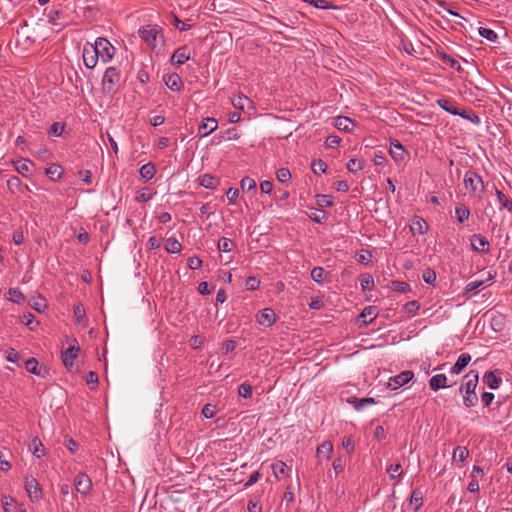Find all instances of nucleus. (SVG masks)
Wrapping results in <instances>:
<instances>
[{"instance_id": "nucleus-45", "label": "nucleus", "mask_w": 512, "mask_h": 512, "mask_svg": "<svg viewBox=\"0 0 512 512\" xmlns=\"http://www.w3.org/2000/svg\"><path fill=\"white\" fill-rule=\"evenodd\" d=\"M479 35L491 42H496L498 39L497 33L490 28L480 27Z\"/></svg>"}, {"instance_id": "nucleus-34", "label": "nucleus", "mask_w": 512, "mask_h": 512, "mask_svg": "<svg viewBox=\"0 0 512 512\" xmlns=\"http://www.w3.org/2000/svg\"><path fill=\"white\" fill-rule=\"evenodd\" d=\"M410 504L414 505V510H419L423 505V493L419 489L413 490L410 497Z\"/></svg>"}, {"instance_id": "nucleus-29", "label": "nucleus", "mask_w": 512, "mask_h": 512, "mask_svg": "<svg viewBox=\"0 0 512 512\" xmlns=\"http://www.w3.org/2000/svg\"><path fill=\"white\" fill-rule=\"evenodd\" d=\"M63 173L62 167L58 164H51L46 168L45 174L52 181H57L61 178Z\"/></svg>"}, {"instance_id": "nucleus-38", "label": "nucleus", "mask_w": 512, "mask_h": 512, "mask_svg": "<svg viewBox=\"0 0 512 512\" xmlns=\"http://www.w3.org/2000/svg\"><path fill=\"white\" fill-rule=\"evenodd\" d=\"M386 472L391 479L401 478L403 475V469L400 463L389 465Z\"/></svg>"}, {"instance_id": "nucleus-20", "label": "nucleus", "mask_w": 512, "mask_h": 512, "mask_svg": "<svg viewBox=\"0 0 512 512\" xmlns=\"http://www.w3.org/2000/svg\"><path fill=\"white\" fill-rule=\"evenodd\" d=\"M428 228H429V226L423 218H421L419 216H415L412 219L410 229L413 234L424 235L425 233H427Z\"/></svg>"}, {"instance_id": "nucleus-2", "label": "nucleus", "mask_w": 512, "mask_h": 512, "mask_svg": "<svg viewBox=\"0 0 512 512\" xmlns=\"http://www.w3.org/2000/svg\"><path fill=\"white\" fill-rule=\"evenodd\" d=\"M463 184L469 195L474 198L482 199L485 191V184L482 177L474 170H468L464 174Z\"/></svg>"}, {"instance_id": "nucleus-18", "label": "nucleus", "mask_w": 512, "mask_h": 512, "mask_svg": "<svg viewBox=\"0 0 512 512\" xmlns=\"http://www.w3.org/2000/svg\"><path fill=\"white\" fill-rule=\"evenodd\" d=\"M165 85L172 91H180L183 87L181 77L177 73L164 76Z\"/></svg>"}, {"instance_id": "nucleus-14", "label": "nucleus", "mask_w": 512, "mask_h": 512, "mask_svg": "<svg viewBox=\"0 0 512 512\" xmlns=\"http://www.w3.org/2000/svg\"><path fill=\"white\" fill-rule=\"evenodd\" d=\"M390 155L392 158L399 162L403 161L407 156V151L404 149L403 145L396 139L390 141Z\"/></svg>"}, {"instance_id": "nucleus-3", "label": "nucleus", "mask_w": 512, "mask_h": 512, "mask_svg": "<svg viewBox=\"0 0 512 512\" xmlns=\"http://www.w3.org/2000/svg\"><path fill=\"white\" fill-rule=\"evenodd\" d=\"M121 83V74L118 68L114 66L108 67L102 78V90L104 94L113 96L115 95Z\"/></svg>"}, {"instance_id": "nucleus-62", "label": "nucleus", "mask_w": 512, "mask_h": 512, "mask_svg": "<svg viewBox=\"0 0 512 512\" xmlns=\"http://www.w3.org/2000/svg\"><path fill=\"white\" fill-rule=\"evenodd\" d=\"M153 197V194L148 189L144 188L136 197L139 202H148Z\"/></svg>"}, {"instance_id": "nucleus-6", "label": "nucleus", "mask_w": 512, "mask_h": 512, "mask_svg": "<svg viewBox=\"0 0 512 512\" xmlns=\"http://www.w3.org/2000/svg\"><path fill=\"white\" fill-rule=\"evenodd\" d=\"M438 105L446 112L452 115H458L464 119L471 120L469 113L465 110L460 111L456 103L449 98H440L437 100Z\"/></svg>"}, {"instance_id": "nucleus-39", "label": "nucleus", "mask_w": 512, "mask_h": 512, "mask_svg": "<svg viewBox=\"0 0 512 512\" xmlns=\"http://www.w3.org/2000/svg\"><path fill=\"white\" fill-rule=\"evenodd\" d=\"M217 247L219 251L227 253L235 248V243L229 238L222 237L219 239Z\"/></svg>"}, {"instance_id": "nucleus-36", "label": "nucleus", "mask_w": 512, "mask_h": 512, "mask_svg": "<svg viewBox=\"0 0 512 512\" xmlns=\"http://www.w3.org/2000/svg\"><path fill=\"white\" fill-rule=\"evenodd\" d=\"M25 368L28 372L32 374L43 376L41 368H39L38 361L35 358L27 359L25 361Z\"/></svg>"}, {"instance_id": "nucleus-58", "label": "nucleus", "mask_w": 512, "mask_h": 512, "mask_svg": "<svg viewBox=\"0 0 512 512\" xmlns=\"http://www.w3.org/2000/svg\"><path fill=\"white\" fill-rule=\"evenodd\" d=\"M423 281L427 284H433L436 281V273L434 270L428 268L423 272Z\"/></svg>"}, {"instance_id": "nucleus-19", "label": "nucleus", "mask_w": 512, "mask_h": 512, "mask_svg": "<svg viewBox=\"0 0 512 512\" xmlns=\"http://www.w3.org/2000/svg\"><path fill=\"white\" fill-rule=\"evenodd\" d=\"M333 124L338 130L344 131V132H350L355 127L354 121L351 120L350 118L344 117V116L335 117Z\"/></svg>"}, {"instance_id": "nucleus-52", "label": "nucleus", "mask_w": 512, "mask_h": 512, "mask_svg": "<svg viewBox=\"0 0 512 512\" xmlns=\"http://www.w3.org/2000/svg\"><path fill=\"white\" fill-rule=\"evenodd\" d=\"M238 394L240 397H243L245 399L252 397V386L248 383H242L238 387Z\"/></svg>"}, {"instance_id": "nucleus-40", "label": "nucleus", "mask_w": 512, "mask_h": 512, "mask_svg": "<svg viewBox=\"0 0 512 512\" xmlns=\"http://www.w3.org/2000/svg\"><path fill=\"white\" fill-rule=\"evenodd\" d=\"M302 2L308 3L315 8L328 10L335 8V6L327 0H301Z\"/></svg>"}, {"instance_id": "nucleus-41", "label": "nucleus", "mask_w": 512, "mask_h": 512, "mask_svg": "<svg viewBox=\"0 0 512 512\" xmlns=\"http://www.w3.org/2000/svg\"><path fill=\"white\" fill-rule=\"evenodd\" d=\"M353 406L356 410H361L363 409L365 406L367 405H372V404H375L376 401L374 398L372 397H367V398H355L353 401Z\"/></svg>"}, {"instance_id": "nucleus-35", "label": "nucleus", "mask_w": 512, "mask_h": 512, "mask_svg": "<svg viewBox=\"0 0 512 512\" xmlns=\"http://www.w3.org/2000/svg\"><path fill=\"white\" fill-rule=\"evenodd\" d=\"M496 196L498 202L503 209H507L509 212H512V200L509 199L502 191L496 188Z\"/></svg>"}, {"instance_id": "nucleus-33", "label": "nucleus", "mask_w": 512, "mask_h": 512, "mask_svg": "<svg viewBox=\"0 0 512 512\" xmlns=\"http://www.w3.org/2000/svg\"><path fill=\"white\" fill-rule=\"evenodd\" d=\"M165 249L168 253L176 254L182 249L181 243L174 237H170L166 240Z\"/></svg>"}, {"instance_id": "nucleus-43", "label": "nucleus", "mask_w": 512, "mask_h": 512, "mask_svg": "<svg viewBox=\"0 0 512 512\" xmlns=\"http://www.w3.org/2000/svg\"><path fill=\"white\" fill-rule=\"evenodd\" d=\"M440 59L442 60L443 63L449 65L451 68H455L457 69L458 71L461 70V66L459 64V62L454 59L452 56L446 54V53H438Z\"/></svg>"}, {"instance_id": "nucleus-49", "label": "nucleus", "mask_w": 512, "mask_h": 512, "mask_svg": "<svg viewBox=\"0 0 512 512\" xmlns=\"http://www.w3.org/2000/svg\"><path fill=\"white\" fill-rule=\"evenodd\" d=\"M276 178L281 183H288L291 179V173L289 169L282 167L276 171Z\"/></svg>"}, {"instance_id": "nucleus-55", "label": "nucleus", "mask_w": 512, "mask_h": 512, "mask_svg": "<svg viewBox=\"0 0 512 512\" xmlns=\"http://www.w3.org/2000/svg\"><path fill=\"white\" fill-rule=\"evenodd\" d=\"M21 180L17 176H12L7 180V187L12 193H16V191L20 188Z\"/></svg>"}, {"instance_id": "nucleus-12", "label": "nucleus", "mask_w": 512, "mask_h": 512, "mask_svg": "<svg viewBox=\"0 0 512 512\" xmlns=\"http://www.w3.org/2000/svg\"><path fill=\"white\" fill-rule=\"evenodd\" d=\"M256 321L264 327H271L276 322V314L271 308H264L256 316Z\"/></svg>"}, {"instance_id": "nucleus-25", "label": "nucleus", "mask_w": 512, "mask_h": 512, "mask_svg": "<svg viewBox=\"0 0 512 512\" xmlns=\"http://www.w3.org/2000/svg\"><path fill=\"white\" fill-rule=\"evenodd\" d=\"M16 171L24 177L31 174L33 163L28 159H22L14 163Z\"/></svg>"}, {"instance_id": "nucleus-8", "label": "nucleus", "mask_w": 512, "mask_h": 512, "mask_svg": "<svg viewBox=\"0 0 512 512\" xmlns=\"http://www.w3.org/2000/svg\"><path fill=\"white\" fill-rule=\"evenodd\" d=\"M74 485L76 491L83 496H87L92 489L91 478L84 473L76 475V477L74 478Z\"/></svg>"}, {"instance_id": "nucleus-30", "label": "nucleus", "mask_w": 512, "mask_h": 512, "mask_svg": "<svg viewBox=\"0 0 512 512\" xmlns=\"http://www.w3.org/2000/svg\"><path fill=\"white\" fill-rule=\"evenodd\" d=\"M469 457V450L465 446H457L453 452V461L463 463Z\"/></svg>"}, {"instance_id": "nucleus-26", "label": "nucleus", "mask_w": 512, "mask_h": 512, "mask_svg": "<svg viewBox=\"0 0 512 512\" xmlns=\"http://www.w3.org/2000/svg\"><path fill=\"white\" fill-rule=\"evenodd\" d=\"M139 173L142 179L149 181L155 176L156 167L152 162H148L141 166Z\"/></svg>"}, {"instance_id": "nucleus-5", "label": "nucleus", "mask_w": 512, "mask_h": 512, "mask_svg": "<svg viewBox=\"0 0 512 512\" xmlns=\"http://www.w3.org/2000/svg\"><path fill=\"white\" fill-rule=\"evenodd\" d=\"M25 490L32 502H39L42 499V488L33 476H27L25 478Z\"/></svg>"}, {"instance_id": "nucleus-50", "label": "nucleus", "mask_w": 512, "mask_h": 512, "mask_svg": "<svg viewBox=\"0 0 512 512\" xmlns=\"http://www.w3.org/2000/svg\"><path fill=\"white\" fill-rule=\"evenodd\" d=\"M361 287L364 291H370L374 287V280L370 274H365L362 276L360 281Z\"/></svg>"}, {"instance_id": "nucleus-22", "label": "nucleus", "mask_w": 512, "mask_h": 512, "mask_svg": "<svg viewBox=\"0 0 512 512\" xmlns=\"http://www.w3.org/2000/svg\"><path fill=\"white\" fill-rule=\"evenodd\" d=\"M483 382L490 389H497V388H499L500 384L502 383V378L496 374V371H489L484 374Z\"/></svg>"}, {"instance_id": "nucleus-32", "label": "nucleus", "mask_w": 512, "mask_h": 512, "mask_svg": "<svg viewBox=\"0 0 512 512\" xmlns=\"http://www.w3.org/2000/svg\"><path fill=\"white\" fill-rule=\"evenodd\" d=\"M328 272L324 270V268L317 266L314 267L311 271V278L318 284H323L326 281V277Z\"/></svg>"}, {"instance_id": "nucleus-31", "label": "nucleus", "mask_w": 512, "mask_h": 512, "mask_svg": "<svg viewBox=\"0 0 512 512\" xmlns=\"http://www.w3.org/2000/svg\"><path fill=\"white\" fill-rule=\"evenodd\" d=\"M317 456L320 458L330 459L333 452V445L331 442H323L317 447Z\"/></svg>"}, {"instance_id": "nucleus-11", "label": "nucleus", "mask_w": 512, "mask_h": 512, "mask_svg": "<svg viewBox=\"0 0 512 512\" xmlns=\"http://www.w3.org/2000/svg\"><path fill=\"white\" fill-rule=\"evenodd\" d=\"M471 248L473 251L487 254L490 251V243L486 237L481 234H474L470 238Z\"/></svg>"}, {"instance_id": "nucleus-44", "label": "nucleus", "mask_w": 512, "mask_h": 512, "mask_svg": "<svg viewBox=\"0 0 512 512\" xmlns=\"http://www.w3.org/2000/svg\"><path fill=\"white\" fill-rule=\"evenodd\" d=\"M311 169L314 174L320 175L326 172L327 165L322 159H316L312 161Z\"/></svg>"}, {"instance_id": "nucleus-42", "label": "nucleus", "mask_w": 512, "mask_h": 512, "mask_svg": "<svg viewBox=\"0 0 512 512\" xmlns=\"http://www.w3.org/2000/svg\"><path fill=\"white\" fill-rule=\"evenodd\" d=\"M65 129V123L62 122H54L48 129V135L59 137L62 135Z\"/></svg>"}, {"instance_id": "nucleus-46", "label": "nucleus", "mask_w": 512, "mask_h": 512, "mask_svg": "<svg viewBox=\"0 0 512 512\" xmlns=\"http://www.w3.org/2000/svg\"><path fill=\"white\" fill-rule=\"evenodd\" d=\"M287 469V465L283 461H276L272 464V472L274 476L279 479L280 475H284Z\"/></svg>"}, {"instance_id": "nucleus-51", "label": "nucleus", "mask_w": 512, "mask_h": 512, "mask_svg": "<svg viewBox=\"0 0 512 512\" xmlns=\"http://www.w3.org/2000/svg\"><path fill=\"white\" fill-rule=\"evenodd\" d=\"M73 314L78 323H82L86 318V312L82 304H77L73 307Z\"/></svg>"}, {"instance_id": "nucleus-53", "label": "nucleus", "mask_w": 512, "mask_h": 512, "mask_svg": "<svg viewBox=\"0 0 512 512\" xmlns=\"http://www.w3.org/2000/svg\"><path fill=\"white\" fill-rule=\"evenodd\" d=\"M363 163L362 161L358 160V159H355V158H352L348 161L347 163V169L352 172V173H356L360 170L363 169Z\"/></svg>"}, {"instance_id": "nucleus-23", "label": "nucleus", "mask_w": 512, "mask_h": 512, "mask_svg": "<svg viewBox=\"0 0 512 512\" xmlns=\"http://www.w3.org/2000/svg\"><path fill=\"white\" fill-rule=\"evenodd\" d=\"M198 183L206 189L215 190L219 184V180L211 174H202L198 177Z\"/></svg>"}, {"instance_id": "nucleus-13", "label": "nucleus", "mask_w": 512, "mask_h": 512, "mask_svg": "<svg viewBox=\"0 0 512 512\" xmlns=\"http://www.w3.org/2000/svg\"><path fill=\"white\" fill-rule=\"evenodd\" d=\"M190 59V51L187 46H181L171 56V63L176 66L184 64Z\"/></svg>"}, {"instance_id": "nucleus-28", "label": "nucleus", "mask_w": 512, "mask_h": 512, "mask_svg": "<svg viewBox=\"0 0 512 512\" xmlns=\"http://www.w3.org/2000/svg\"><path fill=\"white\" fill-rule=\"evenodd\" d=\"M232 105L234 106V108L238 109V110H244L246 107H249L252 105V101L242 95V94H239V95H236L232 98Z\"/></svg>"}, {"instance_id": "nucleus-17", "label": "nucleus", "mask_w": 512, "mask_h": 512, "mask_svg": "<svg viewBox=\"0 0 512 512\" xmlns=\"http://www.w3.org/2000/svg\"><path fill=\"white\" fill-rule=\"evenodd\" d=\"M453 384L447 383V377L444 374H436L429 380L430 389L438 391L439 389L451 387Z\"/></svg>"}, {"instance_id": "nucleus-57", "label": "nucleus", "mask_w": 512, "mask_h": 512, "mask_svg": "<svg viewBox=\"0 0 512 512\" xmlns=\"http://www.w3.org/2000/svg\"><path fill=\"white\" fill-rule=\"evenodd\" d=\"M8 294L10 299L15 303H20L24 300V295L19 289L10 288Z\"/></svg>"}, {"instance_id": "nucleus-64", "label": "nucleus", "mask_w": 512, "mask_h": 512, "mask_svg": "<svg viewBox=\"0 0 512 512\" xmlns=\"http://www.w3.org/2000/svg\"><path fill=\"white\" fill-rule=\"evenodd\" d=\"M22 321L30 330L35 329V326L33 325L35 322V316L32 313L24 314Z\"/></svg>"}, {"instance_id": "nucleus-54", "label": "nucleus", "mask_w": 512, "mask_h": 512, "mask_svg": "<svg viewBox=\"0 0 512 512\" xmlns=\"http://www.w3.org/2000/svg\"><path fill=\"white\" fill-rule=\"evenodd\" d=\"M316 203L320 207H331L333 206V201L331 199V196L329 195H317L316 196Z\"/></svg>"}, {"instance_id": "nucleus-63", "label": "nucleus", "mask_w": 512, "mask_h": 512, "mask_svg": "<svg viewBox=\"0 0 512 512\" xmlns=\"http://www.w3.org/2000/svg\"><path fill=\"white\" fill-rule=\"evenodd\" d=\"M229 203L234 204L239 196V190L237 188H229L226 192Z\"/></svg>"}, {"instance_id": "nucleus-24", "label": "nucleus", "mask_w": 512, "mask_h": 512, "mask_svg": "<svg viewBox=\"0 0 512 512\" xmlns=\"http://www.w3.org/2000/svg\"><path fill=\"white\" fill-rule=\"evenodd\" d=\"M378 312L375 306H367L361 312L359 318L362 320L364 325H368L377 317Z\"/></svg>"}, {"instance_id": "nucleus-4", "label": "nucleus", "mask_w": 512, "mask_h": 512, "mask_svg": "<svg viewBox=\"0 0 512 512\" xmlns=\"http://www.w3.org/2000/svg\"><path fill=\"white\" fill-rule=\"evenodd\" d=\"M92 46L103 62H108L113 58L115 48L106 38L98 37Z\"/></svg>"}, {"instance_id": "nucleus-9", "label": "nucleus", "mask_w": 512, "mask_h": 512, "mask_svg": "<svg viewBox=\"0 0 512 512\" xmlns=\"http://www.w3.org/2000/svg\"><path fill=\"white\" fill-rule=\"evenodd\" d=\"M82 58L86 68L93 69L99 59V56L91 43H86L83 47Z\"/></svg>"}, {"instance_id": "nucleus-48", "label": "nucleus", "mask_w": 512, "mask_h": 512, "mask_svg": "<svg viewBox=\"0 0 512 512\" xmlns=\"http://www.w3.org/2000/svg\"><path fill=\"white\" fill-rule=\"evenodd\" d=\"M240 187L243 191H256V182L250 177H244L240 182Z\"/></svg>"}, {"instance_id": "nucleus-15", "label": "nucleus", "mask_w": 512, "mask_h": 512, "mask_svg": "<svg viewBox=\"0 0 512 512\" xmlns=\"http://www.w3.org/2000/svg\"><path fill=\"white\" fill-rule=\"evenodd\" d=\"M218 127L216 119L207 117L203 119L202 123L198 127V133L200 137H206Z\"/></svg>"}, {"instance_id": "nucleus-59", "label": "nucleus", "mask_w": 512, "mask_h": 512, "mask_svg": "<svg viewBox=\"0 0 512 512\" xmlns=\"http://www.w3.org/2000/svg\"><path fill=\"white\" fill-rule=\"evenodd\" d=\"M260 280L254 276H250L246 279L245 286L247 290L254 291L259 288Z\"/></svg>"}, {"instance_id": "nucleus-16", "label": "nucleus", "mask_w": 512, "mask_h": 512, "mask_svg": "<svg viewBox=\"0 0 512 512\" xmlns=\"http://www.w3.org/2000/svg\"><path fill=\"white\" fill-rule=\"evenodd\" d=\"M80 348L79 346L72 345L67 348L64 352H62V361L65 367L71 368L74 364V360L78 356Z\"/></svg>"}, {"instance_id": "nucleus-47", "label": "nucleus", "mask_w": 512, "mask_h": 512, "mask_svg": "<svg viewBox=\"0 0 512 512\" xmlns=\"http://www.w3.org/2000/svg\"><path fill=\"white\" fill-rule=\"evenodd\" d=\"M391 288L394 291L400 292V293H406L411 290V286L409 283L404 282V281H398V280L391 282Z\"/></svg>"}, {"instance_id": "nucleus-61", "label": "nucleus", "mask_w": 512, "mask_h": 512, "mask_svg": "<svg viewBox=\"0 0 512 512\" xmlns=\"http://www.w3.org/2000/svg\"><path fill=\"white\" fill-rule=\"evenodd\" d=\"M470 482L468 484V491L471 492V493H477L479 491V481L476 479V475L475 474H471L470 475Z\"/></svg>"}, {"instance_id": "nucleus-60", "label": "nucleus", "mask_w": 512, "mask_h": 512, "mask_svg": "<svg viewBox=\"0 0 512 512\" xmlns=\"http://www.w3.org/2000/svg\"><path fill=\"white\" fill-rule=\"evenodd\" d=\"M187 264L190 269L197 270L202 266V260L197 256H192L188 258Z\"/></svg>"}, {"instance_id": "nucleus-21", "label": "nucleus", "mask_w": 512, "mask_h": 512, "mask_svg": "<svg viewBox=\"0 0 512 512\" xmlns=\"http://www.w3.org/2000/svg\"><path fill=\"white\" fill-rule=\"evenodd\" d=\"M470 361H471V355L469 353L460 354L456 363L451 367L450 372L452 374H456V375L460 374L465 369V367L469 364Z\"/></svg>"}, {"instance_id": "nucleus-37", "label": "nucleus", "mask_w": 512, "mask_h": 512, "mask_svg": "<svg viewBox=\"0 0 512 512\" xmlns=\"http://www.w3.org/2000/svg\"><path fill=\"white\" fill-rule=\"evenodd\" d=\"M455 216L459 223H463L470 217V210L464 206L460 205L455 208Z\"/></svg>"}, {"instance_id": "nucleus-56", "label": "nucleus", "mask_w": 512, "mask_h": 512, "mask_svg": "<svg viewBox=\"0 0 512 512\" xmlns=\"http://www.w3.org/2000/svg\"><path fill=\"white\" fill-rule=\"evenodd\" d=\"M201 413H202V415L205 418L211 419L216 414V406L213 405V404L208 403V404L204 405V407L202 408Z\"/></svg>"}, {"instance_id": "nucleus-7", "label": "nucleus", "mask_w": 512, "mask_h": 512, "mask_svg": "<svg viewBox=\"0 0 512 512\" xmlns=\"http://www.w3.org/2000/svg\"><path fill=\"white\" fill-rule=\"evenodd\" d=\"M138 34L140 38L143 41H145L149 46L154 47L157 37L159 35V30L157 26L146 25L138 30Z\"/></svg>"}, {"instance_id": "nucleus-27", "label": "nucleus", "mask_w": 512, "mask_h": 512, "mask_svg": "<svg viewBox=\"0 0 512 512\" xmlns=\"http://www.w3.org/2000/svg\"><path fill=\"white\" fill-rule=\"evenodd\" d=\"M29 451L38 459L45 454V449L42 442L38 438H33L29 444Z\"/></svg>"}, {"instance_id": "nucleus-1", "label": "nucleus", "mask_w": 512, "mask_h": 512, "mask_svg": "<svg viewBox=\"0 0 512 512\" xmlns=\"http://www.w3.org/2000/svg\"><path fill=\"white\" fill-rule=\"evenodd\" d=\"M478 384V372L470 371L464 376L463 383L459 390L463 393V405L467 408L474 407L478 402L475 392Z\"/></svg>"}, {"instance_id": "nucleus-10", "label": "nucleus", "mask_w": 512, "mask_h": 512, "mask_svg": "<svg viewBox=\"0 0 512 512\" xmlns=\"http://www.w3.org/2000/svg\"><path fill=\"white\" fill-rule=\"evenodd\" d=\"M413 377L414 373L412 371H403L400 374L389 378L388 387H390L393 390L398 389L403 385L407 384L408 382H410L413 379Z\"/></svg>"}]
</instances>
